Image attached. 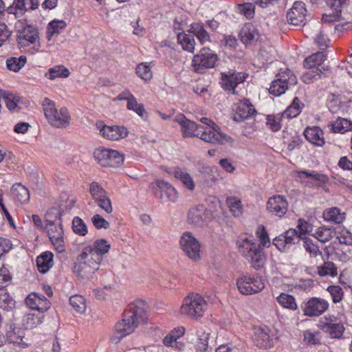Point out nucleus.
I'll list each match as a JSON object with an SVG mask.
<instances>
[{
    "instance_id": "obj_42",
    "label": "nucleus",
    "mask_w": 352,
    "mask_h": 352,
    "mask_svg": "<svg viewBox=\"0 0 352 352\" xmlns=\"http://www.w3.org/2000/svg\"><path fill=\"white\" fill-rule=\"evenodd\" d=\"M14 307L15 300L5 289H0V308L10 311Z\"/></svg>"
},
{
    "instance_id": "obj_64",
    "label": "nucleus",
    "mask_w": 352,
    "mask_h": 352,
    "mask_svg": "<svg viewBox=\"0 0 352 352\" xmlns=\"http://www.w3.org/2000/svg\"><path fill=\"white\" fill-rule=\"evenodd\" d=\"M91 221L97 229H107L109 227V223L98 214L92 217Z\"/></svg>"
},
{
    "instance_id": "obj_58",
    "label": "nucleus",
    "mask_w": 352,
    "mask_h": 352,
    "mask_svg": "<svg viewBox=\"0 0 352 352\" xmlns=\"http://www.w3.org/2000/svg\"><path fill=\"white\" fill-rule=\"evenodd\" d=\"M54 116L55 119L60 122V124L58 126H55L56 127H63L69 124L70 116L67 109L65 107L61 108L59 111H57V114Z\"/></svg>"
},
{
    "instance_id": "obj_23",
    "label": "nucleus",
    "mask_w": 352,
    "mask_h": 352,
    "mask_svg": "<svg viewBox=\"0 0 352 352\" xmlns=\"http://www.w3.org/2000/svg\"><path fill=\"white\" fill-rule=\"evenodd\" d=\"M305 138L312 144L322 146L325 142L323 138V131L318 126L308 127L304 131Z\"/></svg>"
},
{
    "instance_id": "obj_46",
    "label": "nucleus",
    "mask_w": 352,
    "mask_h": 352,
    "mask_svg": "<svg viewBox=\"0 0 352 352\" xmlns=\"http://www.w3.org/2000/svg\"><path fill=\"white\" fill-rule=\"evenodd\" d=\"M308 69L301 76L302 80L305 84L313 83L315 80L320 78V73H323L319 67Z\"/></svg>"
},
{
    "instance_id": "obj_41",
    "label": "nucleus",
    "mask_w": 352,
    "mask_h": 352,
    "mask_svg": "<svg viewBox=\"0 0 352 352\" xmlns=\"http://www.w3.org/2000/svg\"><path fill=\"white\" fill-rule=\"evenodd\" d=\"M226 204L232 214L236 217H240L243 212V205L239 199L235 197H228L226 199Z\"/></svg>"
},
{
    "instance_id": "obj_5",
    "label": "nucleus",
    "mask_w": 352,
    "mask_h": 352,
    "mask_svg": "<svg viewBox=\"0 0 352 352\" xmlns=\"http://www.w3.org/2000/svg\"><path fill=\"white\" fill-rule=\"evenodd\" d=\"M218 60L217 55L212 50L208 47H203L194 56L192 66L196 72L203 73L207 69L214 67Z\"/></svg>"
},
{
    "instance_id": "obj_17",
    "label": "nucleus",
    "mask_w": 352,
    "mask_h": 352,
    "mask_svg": "<svg viewBox=\"0 0 352 352\" xmlns=\"http://www.w3.org/2000/svg\"><path fill=\"white\" fill-rule=\"evenodd\" d=\"M25 301L28 307L39 312L47 311L51 306V302L47 298L36 292L30 293Z\"/></svg>"
},
{
    "instance_id": "obj_39",
    "label": "nucleus",
    "mask_w": 352,
    "mask_h": 352,
    "mask_svg": "<svg viewBox=\"0 0 352 352\" xmlns=\"http://www.w3.org/2000/svg\"><path fill=\"white\" fill-rule=\"evenodd\" d=\"M177 40L183 50L190 52H193L195 45V41L193 36L187 34L184 32H179L177 34Z\"/></svg>"
},
{
    "instance_id": "obj_50",
    "label": "nucleus",
    "mask_w": 352,
    "mask_h": 352,
    "mask_svg": "<svg viewBox=\"0 0 352 352\" xmlns=\"http://www.w3.org/2000/svg\"><path fill=\"white\" fill-rule=\"evenodd\" d=\"M110 247V244L104 239H97L95 241L94 245H91L93 252H96V253L98 254L101 257H102L103 254L109 252Z\"/></svg>"
},
{
    "instance_id": "obj_52",
    "label": "nucleus",
    "mask_w": 352,
    "mask_h": 352,
    "mask_svg": "<svg viewBox=\"0 0 352 352\" xmlns=\"http://www.w3.org/2000/svg\"><path fill=\"white\" fill-rule=\"evenodd\" d=\"M283 237H285V241H287V244L289 248L300 242L301 236L298 234V232L295 229H289L282 234Z\"/></svg>"
},
{
    "instance_id": "obj_62",
    "label": "nucleus",
    "mask_w": 352,
    "mask_h": 352,
    "mask_svg": "<svg viewBox=\"0 0 352 352\" xmlns=\"http://www.w3.org/2000/svg\"><path fill=\"white\" fill-rule=\"evenodd\" d=\"M127 108L129 110L134 111L141 117H142L145 113L144 105L142 104H138L134 96L131 98V100L129 101V102H127Z\"/></svg>"
},
{
    "instance_id": "obj_44",
    "label": "nucleus",
    "mask_w": 352,
    "mask_h": 352,
    "mask_svg": "<svg viewBox=\"0 0 352 352\" xmlns=\"http://www.w3.org/2000/svg\"><path fill=\"white\" fill-rule=\"evenodd\" d=\"M66 27V23L63 20H53L47 26V36L50 40L54 34H58L60 31Z\"/></svg>"
},
{
    "instance_id": "obj_60",
    "label": "nucleus",
    "mask_w": 352,
    "mask_h": 352,
    "mask_svg": "<svg viewBox=\"0 0 352 352\" xmlns=\"http://www.w3.org/2000/svg\"><path fill=\"white\" fill-rule=\"evenodd\" d=\"M327 291L330 293L334 303H338L342 300L343 290L341 287L339 285H331L328 287Z\"/></svg>"
},
{
    "instance_id": "obj_53",
    "label": "nucleus",
    "mask_w": 352,
    "mask_h": 352,
    "mask_svg": "<svg viewBox=\"0 0 352 352\" xmlns=\"http://www.w3.org/2000/svg\"><path fill=\"white\" fill-rule=\"evenodd\" d=\"M302 239L303 242L302 245L310 256L316 257L318 254L322 255L318 246L313 243L312 239L308 237H305Z\"/></svg>"
},
{
    "instance_id": "obj_32",
    "label": "nucleus",
    "mask_w": 352,
    "mask_h": 352,
    "mask_svg": "<svg viewBox=\"0 0 352 352\" xmlns=\"http://www.w3.org/2000/svg\"><path fill=\"white\" fill-rule=\"evenodd\" d=\"M28 0H14L6 11L8 14H12L16 17L21 16L25 12L29 10Z\"/></svg>"
},
{
    "instance_id": "obj_22",
    "label": "nucleus",
    "mask_w": 352,
    "mask_h": 352,
    "mask_svg": "<svg viewBox=\"0 0 352 352\" xmlns=\"http://www.w3.org/2000/svg\"><path fill=\"white\" fill-rule=\"evenodd\" d=\"M98 270L96 264L91 266L84 261H77L74 267V272L82 279L90 278Z\"/></svg>"
},
{
    "instance_id": "obj_1",
    "label": "nucleus",
    "mask_w": 352,
    "mask_h": 352,
    "mask_svg": "<svg viewBox=\"0 0 352 352\" xmlns=\"http://www.w3.org/2000/svg\"><path fill=\"white\" fill-rule=\"evenodd\" d=\"M147 305L143 300H135L129 304L124 310L122 319L115 327V332L111 337L112 342L118 343L120 340L133 333L141 324L147 322Z\"/></svg>"
},
{
    "instance_id": "obj_16",
    "label": "nucleus",
    "mask_w": 352,
    "mask_h": 352,
    "mask_svg": "<svg viewBox=\"0 0 352 352\" xmlns=\"http://www.w3.org/2000/svg\"><path fill=\"white\" fill-rule=\"evenodd\" d=\"M288 208V203L282 195H274L270 197L267 203V210L277 217H283Z\"/></svg>"
},
{
    "instance_id": "obj_49",
    "label": "nucleus",
    "mask_w": 352,
    "mask_h": 352,
    "mask_svg": "<svg viewBox=\"0 0 352 352\" xmlns=\"http://www.w3.org/2000/svg\"><path fill=\"white\" fill-rule=\"evenodd\" d=\"M318 272L320 276H337V267L336 265L332 262H324V263L318 267Z\"/></svg>"
},
{
    "instance_id": "obj_30",
    "label": "nucleus",
    "mask_w": 352,
    "mask_h": 352,
    "mask_svg": "<svg viewBox=\"0 0 352 352\" xmlns=\"http://www.w3.org/2000/svg\"><path fill=\"white\" fill-rule=\"evenodd\" d=\"M197 341L195 344L196 352H211L212 348L208 346L210 333L200 329L197 331Z\"/></svg>"
},
{
    "instance_id": "obj_6",
    "label": "nucleus",
    "mask_w": 352,
    "mask_h": 352,
    "mask_svg": "<svg viewBox=\"0 0 352 352\" xmlns=\"http://www.w3.org/2000/svg\"><path fill=\"white\" fill-rule=\"evenodd\" d=\"M96 160L102 166L118 167L122 164L124 157L116 150L99 147L94 152Z\"/></svg>"
},
{
    "instance_id": "obj_20",
    "label": "nucleus",
    "mask_w": 352,
    "mask_h": 352,
    "mask_svg": "<svg viewBox=\"0 0 352 352\" xmlns=\"http://www.w3.org/2000/svg\"><path fill=\"white\" fill-rule=\"evenodd\" d=\"M100 133L107 140L115 141L126 137L128 131L124 126L104 125Z\"/></svg>"
},
{
    "instance_id": "obj_35",
    "label": "nucleus",
    "mask_w": 352,
    "mask_h": 352,
    "mask_svg": "<svg viewBox=\"0 0 352 352\" xmlns=\"http://www.w3.org/2000/svg\"><path fill=\"white\" fill-rule=\"evenodd\" d=\"M303 107L304 104L297 97H295L292 103L282 113V117L288 119L295 118L300 114Z\"/></svg>"
},
{
    "instance_id": "obj_43",
    "label": "nucleus",
    "mask_w": 352,
    "mask_h": 352,
    "mask_svg": "<svg viewBox=\"0 0 352 352\" xmlns=\"http://www.w3.org/2000/svg\"><path fill=\"white\" fill-rule=\"evenodd\" d=\"M27 62L25 56H21L19 58L11 57L7 59L6 66L9 70L17 72L23 67Z\"/></svg>"
},
{
    "instance_id": "obj_25",
    "label": "nucleus",
    "mask_w": 352,
    "mask_h": 352,
    "mask_svg": "<svg viewBox=\"0 0 352 352\" xmlns=\"http://www.w3.org/2000/svg\"><path fill=\"white\" fill-rule=\"evenodd\" d=\"M102 260V257L99 256L96 252H93L91 245L86 246L82 253L78 256L77 261H84L94 266L96 264V267L99 269V265Z\"/></svg>"
},
{
    "instance_id": "obj_15",
    "label": "nucleus",
    "mask_w": 352,
    "mask_h": 352,
    "mask_svg": "<svg viewBox=\"0 0 352 352\" xmlns=\"http://www.w3.org/2000/svg\"><path fill=\"white\" fill-rule=\"evenodd\" d=\"M48 236L58 252L65 250L63 241V231L61 224L56 225L54 221L47 220L45 228Z\"/></svg>"
},
{
    "instance_id": "obj_12",
    "label": "nucleus",
    "mask_w": 352,
    "mask_h": 352,
    "mask_svg": "<svg viewBox=\"0 0 352 352\" xmlns=\"http://www.w3.org/2000/svg\"><path fill=\"white\" fill-rule=\"evenodd\" d=\"M239 291L243 295H251L261 292L265 287L261 278L243 276L236 283Z\"/></svg>"
},
{
    "instance_id": "obj_51",
    "label": "nucleus",
    "mask_w": 352,
    "mask_h": 352,
    "mask_svg": "<svg viewBox=\"0 0 352 352\" xmlns=\"http://www.w3.org/2000/svg\"><path fill=\"white\" fill-rule=\"evenodd\" d=\"M0 98L4 100L7 107L10 110L14 109L17 106L16 104L19 101V98L14 96L12 93L7 92L3 89H0Z\"/></svg>"
},
{
    "instance_id": "obj_24",
    "label": "nucleus",
    "mask_w": 352,
    "mask_h": 352,
    "mask_svg": "<svg viewBox=\"0 0 352 352\" xmlns=\"http://www.w3.org/2000/svg\"><path fill=\"white\" fill-rule=\"evenodd\" d=\"M329 131L336 133H344L352 129V122L351 120L338 117L336 121L330 122L327 124Z\"/></svg>"
},
{
    "instance_id": "obj_48",
    "label": "nucleus",
    "mask_w": 352,
    "mask_h": 352,
    "mask_svg": "<svg viewBox=\"0 0 352 352\" xmlns=\"http://www.w3.org/2000/svg\"><path fill=\"white\" fill-rule=\"evenodd\" d=\"M69 303L76 312L82 314L86 310L85 299L82 296L74 295L71 296Z\"/></svg>"
},
{
    "instance_id": "obj_47",
    "label": "nucleus",
    "mask_w": 352,
    "mask_h": 352,
    "mask_svg": "<svg viewBox=\"0 0 352 352\" xmlns=\"http://www.w3.org/2000/svg\"><path fill=\"white\" fill-rule=\"evenodd\" d=\"M69 74V71L63 65H57L49 69L48 78L54 80L56 78H67Z\"/></svg>"
},
{
    "instance_id": "obj_36",
    "label": "nucleus",
    "mask_w": 352,
    "mask_h": 352,
    "mask_svg": "<svg viewBox=\"0 0 352 352\" xmlns=\"http://www.w3.org/2000/svg\"><path fill=\"white\" fill-rule=\"evenodd\" d=\"M325 59V53L324 52H318L306 58L304 65L307 68H317L321 66Z\"/></svg>"
},
{
    "instance_id": "obj_4",
    "label": "nucleus",
    "mask_w": 352,
    "mask_h": 352,
    "mask_svg": "<svg viewBox=\"0 0 352 352\" xmlns=\"http://www.w3.org/2000/svg\"><path fill=\"white\" fill-rule=\"evenodd\" d=\"M207 309L204 298L198 294H191L184 298L180 308L181 314L190 318H200Z\"/></svg>"
},
{
    "instance_id": "obj_9",
    "label": "nucleus",
    "mask_w": 352,
    "mask_h": 352,
    "mask_svg": "<svg viewBox=\"0 0 352 352\" xmlns=\"http://www.w3.org/2000/svg\"><path fill=\"white\" fill-rule=\"evenodd\" d=\"M247 76L248 75L245 73L230 69L221 74L220 85L226 91L237 94L235 90L236 86L243 82Z\"/></svg>"
},
{
    "instance_id": "obj_28",
    "label": "nucleus",
    "mask_w": 352,
    "mask_h": 352,
    "mask_svg": "<svg viewBox=\"0 0 352 352\" xmlns=\"http://www.w3.org/2000/svg\"><path fill=\"white\" fill-rule=\"evenodd\" d=\"M43 107L44 110V113L47 119L48 122L52 126H58L60 124V122L57 121L55 119V116L57 114V109L55 108V105L54 102L50 100L49 98H45L43 102Z\"/></svg>"
},
{
    "instance_id": "obj_8",
    "label": "nucleus",
    "mask_w": 352,
    "mask_h": 352,
    "mask_svg": "<svg viewBox=\"0 0 352 352\" xmlns=\"http://www.w3.org/2000/svg\"><path fill=\"white\" fill-rule=\"evenodd\" d=\"M276 78L269 89L270 94L276 96L284 94L289 86L295 85L297 82L296 76L288 69L278 74Z\"/></svg>"
},
{
    "instance_id": "obj_14",
    "label": "nucleus",
    "mask_w": 352,
    "mask_h": 352,
    "mask_svg": "<svg viewBox=\"0 0 352 352\" xmlns=\"http://www.w3.org/2000/svg\"><path fill=\"white\" fill-rule=\"evenodd\" d=\"M17 40L20 44H36L38 43V32L37 28L34 25L25 23V21H19L17 26Z\"/></svg>"
},
{
    "instance_id": "obj_57",
    "label": "nucleus",
    "mask_w": 352,
    "mask_h": 352,
    "mask_svg": "<svg viewBox=\"0 0 352 352\" xmlns=\"http://www.w3.org/2000/svg\"><path fill=\"white\" fill-rule=\"evenodd\" d=\"M73 230L76 234L85 236L87 233V227L85 222L78 217H75L72 221Z\"/></svg>"
},
{
    "instance_id": "obj_56",
    "label": "nucleus",
    "mask_w": 352,
    "mask_h": 352,
    "mask_svg": "<svg viewBox=\"0 0 352 352\" xmlns=\"http://www.w3.org/2000/svg\"><path fill=\"white\" fill-rule=\"evenodd\" d=\"M136 74L144 80H149L152 78L151 67L146 63H140L137 66Z\"/></svg>"
},
{
    "instance_id": "obj_10",
    "label": "nucleus",
    "mask_w": 352,
    "mask_h": 352,
    "mask_svg": "<svg viewBox=\"0 0 352 352\" xmlns=\"http://www.w3.org/2000/svg\"><path fill=\"white\" fill-rule=\"evenodd\" d=\"M153 186L155 197L160 199L162 203L167 201L176 202L178 199L177 192L175 188L169 183L158 179Z\"/></svg>"
},
{
    "instance_id": "obj_61",
    "label": "nucleus",
    "mask_w": 352,
    "mask_h": 352,
    "mask_svg": "<svg viewBox=\"0 0 352 352\" xmlns=\"http://www.w3.org/2000/svg\"><path fill=\"white\" fill-rule=\"evenodd\" d=\"M280 119H281V117L279 116L278 115L277 116H272V115H269L267 116V122H266V124L267 126H269L270 129L273 131H278L281 128V124H280Z\"/></svg>"
},
{
    "instance_id": "obj_40",
    "label": "nucleus",
    "mask_w": 352,
    "mask_h": 352,
    "mask_svg": "<svg viewBox=\"0 0 352 352\" xmlns=\"http://www.w3.org/2000/svg\"><path fill=\"white\" fill-rule=\"evenodd\" d=\"M324 219L326 221H331L335 223H340L344 219V213H341L338 208H331L326 210L323 213Z\"/></svg>"
},
{
    "instance_id": "obj_21",
    "label": "nucleus",
    "mask_w": 352,
    "mask_h": 352,
    "mask_svg": "<svg viewBox=\"0 0 352 352\" xmlns=\"http://www.w3.org/2000/svg\"><path fill=\"white\" fill-rule=\"evenodd\" d=\"M241 42L245 45H253L260 38V34L256 28L252 23H246L239 32Z\"/></svg>"
},
{
    "instance_id": "obj_63",
    "label": "nucleus",
    "mask_w": 352,
    "mask_h": 352,
    "mask_svg": "<svg viewBox=\"0 0 352 352\" xmlns=\"http://www.w3.org/2000/svg\"><path fill=\"white\" fill-rule=\"evenodd\" d=\"M272 243L279 251L282 252H287L290 250L287 244V241H285V237H283L282 234L274 238Z\"/></svg>"
},
{
    "instance_id": "obj_31",
    "label": "nucleus",
    "mask_w": 352,
    "mask_h": 352,
    "mask_svg": "<svg viewBox=\"0 0 352 352\" xmlns=\"http://www.w3.org/2000/svg\"><path fill=\"white\" fill-rule=\"evenodd\" d=\"M170 173L173 175L176 179L180 180L187 189L190 190H194L195 183L189 173L182 170L179 168H173L170 172Z\"/></svg>"
},
{
    "instance_id": "obj_37",
    "label": "nucleus",
    "mask_w": 352,
    "mask_h": 352,
    "mask_svg": "<svg viewBox=\"0 0 352 352\" xmlns=\"http://www.w3.org/2000/svg\"><path fill=\"white\" fill-rule=\"evenodd\" d=\"M302 175H305L307 178H312L315 182L313 185L318 187H320L322 184L329 182V178L327 175L318 173L316 171L302 170L298 172V176L301 177Z\"/></svg>"
},
{
    "instance_id": "obj_29",
    "label": "nucleus",
    "mask_w": 352,
    "mask_h": 352,
    "mask_svg": "<svg viewBox=\"0 0 352 352\" xmlns=\"http://www.w3.org/2000/svg\"><path fill=\"white\" fill-rule=\"evenodd\" d=\"M36 265L41 273H46L53 265V254L48 251L43 252L37 257Z\"/></svg>"
},
{
    "instance_id": "obj_59",
    "label": "nucleus",
    "mask_w": 352,
    "mask_h": 352,
    "mask_svg": "<svg viewBox=\"0 0 352 352\" xmlns=\"http://www.w3.org/2000/svg\"><path fill=\"white\" fill-rule=\"evenodd\" d=\"M328 109L332 113H338L340 109V99L338 95L331 94L328 96Z\"/></svg>"
},
{
    "instance_id": "obj_55",
    "label": "nucleus",
    "mask_w": 352,
    "mask_h": 352,
    "mask_svg": "<svg viewBox=\"0 0 352 352\" xmlns=\"http://www.w3.org/2000/svg\"><path fill=\"white\" fill-rule=\"evenodd\" d=\"M89 192L94 201H96L97 199L104 197L105 195H107V192L105 190L98 182H93L90 184Z\"/></svg>"
},
{
    "instance_id": "obj_33",
    "label": "nucleus",
    "mask_w": 352,
    "mask_h": 352,
    "mask_svg": "<svg viewBox=\"0 0 352 352\" xmlns=\"http://www.w3.org/2000/svg\"><path fill=\"white\" fill-rule=\"evenodd\" d=\"M254 342L259 348H270L272 346V339L268 332L263 329L257 330L255 334Z\"/></svg>"
},
{
    "instance_id": "obj_54",
    "label": "nucleus",
    "mask_w": 352,
    "mask_h": 352,
    "mask_svg": "<svg viewBox=\"0 0 352 352\" xmlns=\"http://www.w3.org/2000/svg\"><path fill=\"white\" fill-rule=\"evenodd\" d=\"M314 236L320 242L326 243L333 238V231L329 228L320 227L314 234Z\"/></svg>"
},
{
    "instance_id": "obj_45",
    "label": "nucleus",
    "mask_w": 352,
    "mask_h": 352,
    "mask_svg": "<svg viewBox=\"0 0 352 352\" xmlns=\"http://www.w3.org/2000/svg\"><path fill=\"white\" fill-rule=\"evenodd\" d=\"M277 301L283 307L289 309L291 310H296L298 308L295 298L293 296L282 293L277 297Z\"/></svg>"
},
{
    "instance_id": "obj_2",
    "label": "nucleus",
    "mask_w": 352,
    "mask_h": 352,
    "mask_svg": "<svg viewBox=\"0 0 352 352\" xmlns=\"http://www.w3.org/2000/svg\"><path fill=\"white\" fill-rule=\"evenodd\" d=\"M260 243L248 238H240L236 241L239 252L245 257L254 269L263 267L265 256L261 246H267L270 243L267 232L264 226H259L256 230Z\"/></svg>"
},
{
    "instance_id": "obj_19",
    "label": "nucleus",
    "mask_w": 352,
    "mask_h": 352,
    "mask_svg": "<svg viewBox=\"0 0 352 352\" xmlns=\"http://www.w3.org/2000/svg\"><path fill=\"white\" fill-rule=\"evenodd\" d=\"M206 208L203 205H199L189 209L187 219L188 223L196 226H202L207 219Z\"/></svg>"
},
{
    "instance_id": "obj_7",
    "label": "nucleus",
    "mask_w": 352,
    "mask_h": 352,
    "mask_svg": "<svg viewBox=\"0 0 352 352\" xmlns=\"http://www.w3.org/2000/svg\"><path fill=\"white\" fill-rule=\"evenodd\" d=\"M179 245L186 256L190 260L197 262L201 259V244L191 232H185L182 234Z\"/></svg>"
},
{
    "instance_id": "obj_13",
    "label": "nucleus",
    "mask_w": 352,
    "mask_h": 352,
    "mask_svg": "<svg viewBox=\"0 0 352 352\" xmlns=\"http://www.w3.org/2000/svg\"><path fill=\"white\" fill-rule=\"evenodd\" d=\"M287 22L294 26L302 27L307 22V10L302 1H296L287 13Z\"/></svg>"
},
{
    "instance_id": "obj_18",
    "label": "nucleus",
    "mask_w": 352,
    "mask_h": 352,
    "mask_svg": "<svg viewBox=\"0 0 352 352\" xmlns=\"http://www.w3.org/2000/svg\"><path fill=\"white\" fill-rule=\"evenodd\" d=\"M256 113V111L250 103V100L248 99H244L238 104L233 118L236 122H240L248 120Z\"/></svg>"
},
{
    "instance_id": "obj_27",
    "label": "nucleus",
    "mask_w": 352,
    "mask_h": 352,
    "mask_svg": "<svg viewBox=\"0 0 352 352\" xmlns=\"http://www.w3.org/2000/svg\"><path fill=\"white\" fill-rule=\"evenodd\" d=\"M24 338V330L21 328H16L13 324H10L6 331V340L9 343L16 344L18 345H25L23 338Z\"/></svg>"
},
{
    "instance_id": "obj_26",
    "label": "nucleus",
    "mask_w": 352,
    "mask_h": 352,
    "mask_svg": "<svg viewBox=\"0 0 352 352\" xmlns=\"http://www.w3.org/2000/svg\"><path fill=\"white\" fill-rule=\"evenodd\" d=\"M321 329L331 338H340L344 331V327L342 323H334L332 321L322 323Z\"/></svg>"
},
{
    "instance_id": "obj_34",
    "label": "nucleus",
    "mask_w": 352,
    "mask_h": 352,
    "mask_svg": "<svg viewBox=\"0 0 352 352\" xmlns=\"http://www.w3.org/2000/svg\"><path fill=\"white\" fill-rule=\"evenodd\" d=\"M189 31L197 36L202 45L210 41V35L204 29L203 23H194L191 24Z\"/></svg>"
},
{
    "instance_id": "obj_3",
    "label": "nucleus",
    "mask_w": 352,
    "mask_h": 352,
    "mask_svg": "<svg viewBox=\"0 0 352 352\" xmlns=\"http://www.w3.org/2000/svg\"><path fill=\"white\" fill-rule=\"evenodd\" d=\"M177 121L181 125V131L184 138L197 137L206 142L214 144H225L232 140L230 136L215 128L197 124L183 115L180 116Z\"/></svg>"
},
{
    "instance_id": "obj_38",
    "label": "nucleus",
    "mask_w": 352,
    "mask_h": 352,
    "mask_svg": "<svg viewBox=\"0 0 352 352\" xmlns=\"http://www.w3.org/2000/svg\"><path fill=\"white\" fill-rule=\"evenodd\" d=\"M12 194L14 199L21 204L28 203L30 200L28 189L21 184H17L13 186Z\"/></svg>"
},
{
    "instance_id": "obj_11",
    "label": "nucleus",
    "mask_w": 352,
    "mask_h": 352,
    "mask_svg": "<svg viewBox=\"0 0 352 352\" xmlns=\"http://www.w3.org/2000/svg\"><path fill=\"white\" fill-rule=\"evenodd\" d=\"M329 306L327 300L320 298L312 297L304 302L301 307L304 315L309 317H316L324 313L328 309Z\"/></svg>"
}]
</instances>
